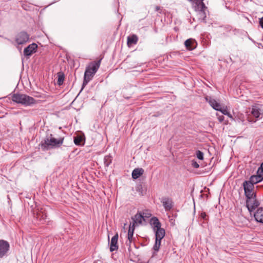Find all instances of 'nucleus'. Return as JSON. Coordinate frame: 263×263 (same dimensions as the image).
I'll return each instance as SVG.
<instances>
[{
    "label": "nucleus",
    "instance_id": "f257e3e1",
    "mask_svg": "<svg viewBox=\"0 0 263 263\" xmlns=\"http://www.w3.org/2000/svg\"><path fill=\"white\" fill-rule=\"evenodd\" d=\"M64 139V137L56 139L53 137L52 134H49L46 136L41 142L40 145L41 149L44 151L59 148L63 144Z\"/></svg>",
    "mask_w": 263,
    "mask_h": 263
},
{
    "label": "nucleus",
    "instance_id": "f03ea898",
    "mask_svg": "<svg viewBox=\"0 0 263 263\" xmlns=\"http://www.w3.org/2000/svg\"><path fill=\"white\" fill-rule=\"evenodd\" d=\"M101 60V59L98 61L91 62L86 67L83 82V88L92 80L100 66Z\"/></svg>",
    "mask_w": 263,
    "mask_h": 263
},
{
    "label": "nucleus",
    "instance_id": "7ed1b4c3",
    "mask_svg": "<svg viewBox=\"0 0 263 263\" xmlns=\"http://www.w3.org/2000/svg\"><path fill=\"white\" fill-rule=\"evenodd\" d=\"M12 100L13 102L25 106H30L36 103V101L33 98L18 93H14L12 96Z\"/></svg>",
    "mask_w": 263,
    "mask_h": 263
},
{
    "label": "nucleus",
    "instance_id": "20e7f679",
    "mask_svg": "<svg viewBox=\"0 0 263 263\" xmlns=\"http://www.w3.org/2000/svg\"><path fill=\"white\" fill-rule=\"evenodd\" d=\"M153 231L155 234V243L153 247V249L155 251H158L160 247L161 241L165 236V231L163 228H161Z\"/></svg>",
    "mask_w": 263,
    "mask_h": 263
},
{
    "label": "nucleus",
    "instance_id": "39448f33",
    "mask_svg": "<svg viewBox=\"0 0 263 263\" xmlns=\"http://www.w3.org/2000/svg\"><path fill=\"white\" fill-rule=\"evenodd\" d=\"M243 186L246 198L256 196V193L253 191L254 185L250 181H245Z\"/></svg>",
    "mask_w": 263,
    "mask_h": 263
},
{
    "label": "nucleus",
    "instance_id": "423d86ee",
    "mask_svg": "<svg viewBox=\"0 0 263 263\" xmlns=\"http://www.w3.org/2000/svg\"><path fill=\"white\" fill-rule=\"evenodd\" d=\"M259 205V203L256 196L247 198L246 199V207L250 212L254 211Z\"/></svg>",
    "mask_w": 263,
    "mask_h": 263
},
{
    "label": "nucleus",
    "instance_id": "0eeeda50",
    "mask_svg": "<svg viewBox=\"0 0 263 263\" xmlns=\"http://www.w3.org/2000/svg\"><path fill=\"white\" fill-rule=\"evenodd\" d=\"M29 35L25 31L19 32L15 36V42L18 45L25 44L29 41Z\"/></svg>",
    "mask_w": 263,
    "mask_h": 263
},
{
    "label": "nucleus",
    "instance_id": "6e6552de",
    "mask_svg": "<svg viewBox=\"0 0 263 263\" xmlns=\"http://www.w3.org/2000/svg\"><path fill=\"white\" fill-rule=\"evenodd\" d=\"M9 243L8 241L0 239V257L6 255L9 250Z\"/></svg>",
    "mask_w": 263,
    "mask_h": 263
},
{
    "label": "nucleus",
    "instance_id": "1a4fd4ad",
    "mask_svg": "<svg viewBox=\"0 0 263 263\" xmlns=\"http://www.w3.org/2000/svg\"><path fill=\"white\" fill-rule=\"evenodd\" d=\"M37 45L35 43H32L24 49V54L26 57H30L36 51Z\"/></svg>",
    "mask_w": 263,
    "mask_h": 263
},
{
    "label": "nucleus",
    "instance_id": "9d476101",
    "mask_svg": "<svg viewBox=\"0 0 263 263\" xmlns=\"http://www.w3.org/2000/svg\"><path fill=\"white\" fill-rule=\"evenodd\" d=\"M205 100L213 109L217 111L218 110H220L221 105L220 103L216 101L215 99L212 98L211 97H206L205 98Z\"/></svg>",
    "mask_w": 263,
    "mask_h": 263
},
{
    "label": "nucleus",
    "instance_id": "9b49d317",
    "mask_svg": "<svg viewBox=\"0 0 263 263\" xmlns=\"http://www.w3.org/2000/svg\"><path fill=\"white\" fill-rule=\"evenodd\" d=\"M133 220L132 224L135 226L142 224V221L145 220L144 216L141 213H137L134 216L132 217Z\"/></svg>",
    "mask_w": 263,
    "mask_h": 263
},
{
    "label": "nucleus",
    "instance_id": "f8f14e48",
    "mask_svg": "<svg viewBox=\"0 0 263 263\" xmlns=\"http://www.w3.org/2000/svg\"><path fill=\"white\" fill-rule=\"evenodd\" d=\"M161 202L166 211L171 210L173 206V202L171 198L167 197L162 198Z\"/></svg>",
    "mask_w": 263,
    "mask_h": 263
},
{
    "label": "nucleus",
    "instance_id": "ddd939ff",
    "mask_svg": "<svg viewBox=\"0 0 263 263\" xmlns=\"http://www.w3.org/2000/svg\"><path fill=\"white\" fill-rule=\"evenodd\" d=\"M47 217V213L45 209L41 208L40 210H37L35 217L38 220L43 222L46 221Z\"/></svg>",
    "mask_w": 263,
    "mask_h": 263
},
{
    "label": "nucleus",
    "instance_id": "4468645a",
    "mask_svg": "<svg viewBox=\"0 0 263 263\" xmlns=\"http://www.w3.org/2000/svg\"><path fill=\"white\" fill-rule=\"evenodd\" d=\"M118 234L116 233L111 238L110 243V251L113 252L118 249Z\"/></svg>",
    "mask_w": 263,
    "mask_h": 263
},
{
    "label": "nucleus",
    "instance_id": "2eb2a0df",
    "mask_svg": "<svg viewBox=\"0 0 263 263\" xmlns=\"http://www.w3.org/2000/svg\"><path fill=\"white\" fill-rule=\"evenodd\" d=\"M184 45L187 50H192L196 48L197 43L195 40L189 39L185 41Z\"/></svg>",
    "mask_w": 263,
    "mask_h": 263
},
{
    "label": "nucleus",
    "instance_id": "dca6fc26",
    "mask_svg": "<svg viewBox=\"0 0 263 263\" xmlns=\"http://www.w3.org/2000/svg\"><path fill=\"white\" fill-rule=\"evenodd\" d=\"M254 218L257 222L263 223V209L262 208L257 210L254 214Z\"/></svg>",
    "mask_w": 263,
    "mask_h": 263
},
{
    "label": "nucleus",
    "instance_id": "f3484780",
    "mask_svg": "<svg viewBox=\"0 0 263 263\" xmlns=\"http://www.w3.org/2000/svg\"><path fill=\"white\" fill-rule=\"evenodd\" d=\"M149 223L153 230L161 228V224L156 217H152L150 220Z\"/></svg>",
    "mask_w": 263,
    "mask_h": 263
},
{
    "label": "nucleus",
    "instance_id": "a211bd4d",
    "mask_svg": "<svg viewBox=\"0 0 263 263\" xmlns=\"http://www.w3.org/2000/svg\"><path fill=\"white\" fill-rule=\"evenodd\" d=\"M74 143L76 145L82 146L85 143V137L84 136L78 135L74 138Z\"/></svg>",
    "mask_w": 263,
    "mask_h": 263
},
{
    "label": "nucleus",
    "instance_id": "6ab92c4d",
    "mask_svg": "<svg viewBox=\"0 0 263 263\" xmlns=\"http://www.w3.org/2000/svg\"><path fill=\"white\" fill-rule=\"evenodd\" d=\"M138 41V36L135 34H133L127 37V45L129 46L132 45H135Z\"/></svg>",
    "mask_w": 263,
    "mask_h": 263
},
{
    "label": "nucleus",
    "instance_id": "aec40b11",
    "mask_svg": "<svg viewBox=\"0 0 263 263\" xmlns=\"http://www.w3.org/2000/svg\"><path fill=\"white\" fill-rule=\"evenodd\" d=\"M143 172L144 170L141 168L134 169L132 174L133 178L134 179H138L143 174Z\"/></svg>",
    "mask_w": 263,
    "mask_h": 263
},
{
    "label": "nucleus",
    "instance_id": "412c9836",
    "mask_svg": "<svg viewBox=\"0 0 263 263\" xmlns=\"http://www.w3.org/2000/svg\"><path fill=\"white\" fill-rule=\"evenodd\" d=\"M262 180H263V179H262L261 176L256 175L252 176L248 181H250L251 183L254 185V184L261 182Z\"/></svg>",
    "mask_w": 263,
    "mask_h": 263
},
{
    "label": "nucleus",
    "instance_id": "4be33fe9",
    "mask_svg": "<svg viewBox=\"0 0 263 263\" xmlns=\"http://www.w3.org/2000/svg\"><path fill=\"white\" fill-rule=\"evenodd\" d=\"M135 227L136 226L132 224V223H130L128 231V239L130 241H131V240L133 238Z\"/></svg>",
    "mask_w": 263,
    "mask_h": 263
},
{
    "label": "nucleus",
    "instance_id": "5701e85b",
    "mask_svg": "<svg viewBox=\"0 0 263 263\" xmlns=\"http://www.w3.org/2000/svg\"><path fill=\"white\" fill-rule=\"evenodd\" d=\"M58 75V81L57 83L59 86L62 85L65 79V75L63 72H59L57 73Z\"/></svg>",
    "mask_w": 263,
    "mask_h": 263
},
{
    "label": "nucleus",
    "instance_id": "b1692460",
    "mask_svg": "<svg viewBox=\"0 0 263 263\" xmlns=\"http://www.w3.org/2000/svg\"><path fill=\"white\" fill-rule=\"evenodd\" d=\"M112 162V158L110 156H105L104 158V163L106 166H108Z\"/></svg>",
    "mask_w": 263,
    "mask_h": 263
},
{
    "label": "nucleus",
    "instance_id": "393cba45",
    "mask_svg": "<svg viewBox=\"0 0 263 263\" xmlns=\"http://www.w3.org/2000/svg\"><path fill=\"white\" fill-rule=\"evenodd\" d=\"M252 114L254 117L255 118H258L259 117V116L260 115V112L258 109L256 108H253L252 110Z\"/></svg>",
    "mask_w": 263,
    "mask_h": 263
},
{
    "label": "nucleus",
    "instance_id": "a878e982",
    "mask_svg": "<svg viewBox=\"0 0 263 263\" xmlns=\"http://www.w3.org/2000/svg\"><path fill=\"white\" fill-rule=\"evenodd\" d=\"M196 157L199 160H202L203 159V153L200 151H197L196 152Z\"/></svg>",
    "mask_w": 263,
    "mask_h": 263
},
{
    "label": "nucleus",
    "instance_id": "bb28decb",
    "mask_svg": "<svg viewBox=\"0 0 263 263\" xmlns=\"http://www.w3.org/2000/svg\"><path fill=\"white\" fill-rule=\"evenodd\" d=\"M256 175L258 176H261L262 179H263V168L260 165V167L257 170Z\"/></svg>",
    "mask_w": 263,
    "mask_h": 263
},
{
    "label": "nucleus",
    "instance_id": "cd10ccee",
    "mask_svg": "<svg viewBox=\"0 0 263 263\" xmlns=\"http://www.w3.org/2000/svg\"><path fill=\"white\" fill-rule=\"evenodd\" d=\"M192 165L193 167L197 168L199 167V165L196 161L193 160L192 161Z\"/></svg>",
    "mask_w": 263,
    "mask_h": 263
},
{
    "label": "nucleus",
    "instance_id": "c85d7f7f",
    "mask_svg": "<svg viewBox=\"0 0 263 263\" xmlns=\"http://www.w3.org/2000/svg\"><path fill=\"white\" fill-rule=\"evenodd\" d=\"M218 111H220L221 112L223 115H228V112L227 109H223L222 107H220V110H218Z\"/></svg>",
    "mask_w": 263,
    "mask_h": 263
},
{
    "label": "nucleus",
    "instance_id": "c756f323",
    "mask_svg": "<svg viewBox=\"0 0 263 263\" xmlns=\"http://www.w3.org/2000/svg\"><path fill=\"white\" fill-rule=\"evenodd\" d=\"M200 217L204 220H206L207 215L205 212H202L200 214Z\"/></svg>",
    "mask_w": 263,
    "mask_h": 263
},
{
    "label": "nucleus",
    "instance_id": "7c9ffc66",
    "mask_svg": "<svg viewBox=\"0 0 263 263\" xmlns=\"http://www.w3.org/2000/svg\"><path fill=\"white\" fill-rule=\"evenodd\" d=\"M217 118H218V121L220 122H222L223 121L224 117L223 116L221 115V116H218Z\"/></svg>",
    "mask_w": 263,
    "mask_h": 263
},
{
    "label": "nucleus",
    "instance_id": "2f4dec72",
    "mask_svg": "<svg viewBox=\"0 0 263 263\" xmlns=\"http://www.w3.org/2000/svg\"><path fill=\"white\" fill-rule=\"evenodd\" d=\"M259 24L260 26H261V27L263 29V17L259 18Z\"/></svg>",
    "mask_w": 263,
    "mask_h": 263
},
{
    "label": "nucleus",
    "instance_id": "473e14b6",
    "mask_svg": "<svg viewBox=\"0 0 263 263\" xmlns=\"http://www.w3.org/2000/svg\"><path fill=\"white\" fill-rule=\"evenodd\" d=\"M160 9V7L159 6H156L155 8L156 11H158Z\"/></svg>",
    "mask_w": 263,
    "mask_h": 263
},
{
    "label": "nucleus",
    "instance_id": "72a5a7b5",
    "mask_svg": "<svg viewBox=\"0 0 263 263\" xmlns=\"http://www.w3.org/2000/svg\"><path fill=\"white\" fill-rule=\"evenodd\" d=\"M227 115L229 117H230V118H232V115H231V114H230L229 112H228V115Z\"/></svg>",
    "mask_w": 263,
    "mask_h": 263
},
{
    "label": "nucleus",
    "instance_id": "f704fd0d",
    "mask_svg": "<svg viewBox=\"0 0 263 263\" xmlns=\"http://www.w3.org/2000/svg\"><path fill=\"white\" fill-rule=\"evenodd\" d=\"M151 214L148 213L147 214H146V215H145V217H150V216H151Z\"/></svg>",
    "mask_w": 263,
    "mask_h": 263
}]
</instances>
